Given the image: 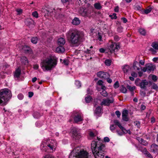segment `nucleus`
Masks as SVG:
<instances>
[{
  "mask_svg": "<svg viewBox=\"0 0 158 158\" xmlns=\"http://www.w3.org/2000/svg\"><path fill=\"white\" fill-rule=\"evenodd\" d=\"M66 35L71 46L73 47L78 46L83 41L84 38L82 33L77 30L69 31Z\"/></svg>",
  "mask_w": 158,
  "mask_h": 158,
  "instance_id": "nucleus-1",
  "label": "nucleus"
},
{
  "mask_svg": "<svg viewBox=\"0 0 158 158\" xmlns=\"http://www.w3.org/2000/svg\"><path fill=\"white\" fill-rule=\"evenodd\" d=\"M91 148L95 158H104L106 146L102 142L92 141Z\"/></svg>",
  "mask_w": 158,
  "mask_h": 158,
  "instance_id": "nucleus-2",
  "label": "nucleus"
},
{
  "mask_svg": "<svg viewBox=\"0 0 158 158\" xmlns=\"http://www.w3.org/2000/svg\"><path fill=\"white\" fill-rule=\"evenodd\" d=\"M12 96L11 91L7 89L0 90V105L4 106L7 104Z\"/></svg>",
  "mask_w": 158,
  "mask_h": 158,
  "instance_id": "nucleus-3",
  "label": "nucleus"
},
{
  "mask_svg": "<svg viewBox=\"0 0 158 158\" xmlns=\"http://www.w3.org/2000/svg\"><path fill=\"white\" fill-rule=\"evenodd\" d=\"M57 64L56 60L54 59L47 58L41 63V67L44 71L51 70Z\"/></svg>",
  "mask_w": 158,
  "mask_h": 158,
  "instance_id": "nucleus-4",
  "label": "nucleus"
},
{
  "mask_svg": "<svg viewBox=\"0 0 158 158\" xmlns=\"http://www.w3.org/2000/svg\"><path fill=\"white\" fill-rule=\"evenodd\" d=\"M88 152L83 149L81 150L79 147H76L71 152L69 158H88Z\"/></svg>",
  "mask_w": 158,
  "mask_h": 158,
  "instance_id": "nucleus-5",
  "label": "nucleus"
},
{
  "mask_svg": "<svg viewBox=\"0 0 158 158\" xmlns=\"http://www.w3.org/2000/svg\"><path fill=\"white\" fill-rule=\"evenodd\" d=\"M56 145V141L52 139H48L42 142L41 144L40 148L42 150L46 151L45 148L49 147L51 150H55Z\"/></svg>",
  "mask_w": 158,
  "mask_h": 158,
  "instance_id": "nucleus-6",
  "label": "nucleus"
},
{
  "mask_svg": "<svg viewBox=\"0 0 158 158\" xmlns=\"http://www.w3.org/2000/svg\"><path fill=\"white\" fill-rule=\"evenodd\" d=\"M135 84L136 86L140 87L141 89H146L148 83L145 79L141 80L137 78L135 81Z\"/></svg>",
  "mask_w": 158,
  "mask_h": 158,
  "instance_id": "nucleus-7",
  "label": "nucleus"
},
{
  "mask_svg": "<svg viewBox=\"0 0 158 158\" xmlns=\"http://www.w3.org/2000/svg\"><path fill=\"white\" fill-rule=\"evenodd\" d=\"M72 116L73 118L74 121L75 123H77L83 120L82 114L78 112L74 111Z\"/></svg>",
  "mask_w": 158,
  "mask_h": 158,
  "instance_id": "nucleus-8",
  "label": "nucleus"
},
{
  "mask_svg": "<svg viewBox=\"0 0 158 158\" xmlns=\"http://www.w3.org/2000/svg\"><path fill=\"white\" fill-rule=\"evenodd\" d=\"M79 14L84 17H89L91 15L90 11L89 10L83 8H80L79 9Z\"/></svg>",
  "mask_w": 158,
  "mask_h": 158,
  "instance_id": "nucleus-9",
  "label": "nucleus"
},
{
  "mask_svg": "<svg viewBox=\"0 0 158 158\" xmlns=\"http://www.w3.org/2000/svg\"><path fill=\"white\" fill-rule=\"evenodd\" d=\"M108 47L111 53L117 52L120 48L119 44L115 43H112Z\"/></svg>",
  "mask_w": 158,
  "mask_h": 158,
  "instance_id": "nucleus-10",
  "label": "nucleus"
},
{
  "mask_svg": "<svg viewBox=\"0 0 158 158\" xmlns=\"http://www.w3.org/2000/svg\"><path fill=\"white\" fill-rule=\"evenodd\" d=\"M72 134L73 137L75 140H78L81 137L80 130L78 128H73Z\"/></svg>",
  "mask_w": 158,
  "mask_h": 158,
  "instance_id": "nucleus-11",
  "label": "nucleus"
},
{
  "mask_svg": "<svg viewBox=\"0 0 158 158\" xmlns=\"http://www.w3.org/2000/svg\"><path fill=\"white\" fill-rule=\"evenodd\" d=\"M154 69V67L152 64H147L145 65V67H143L142 71L144 72H147L149 73L151 71H153Z\"/></svg>",
  "mask_w": 158,
  "mask_h": 158,
  "instance_id": "nucleus-12",
  "label": "nucleus"
},
{
  "mask_svg": "<svg viewBox=\"0 0 158 158\" xmlns=\"http://www.w3.org/2000/svg\"><path fill=\"white\" fill-rule=\"evenodd\" d=\"M114 102V98L111 97L110 98H107L106 99H103L102 102L101 103V106L104 105L109 106L110 103H112Z\"/></svg>",
  "mask_w": 158,
  "mask_h": 158,
  "instance_id": "nucleus-13",
  "label": "nucleus"
},
{
  "mask_svg": "<svg viewBox=\"0 0 158 158\" xmlns=\"http://www.w3.org/2000/svg\"><path fill=\"white\" fill-rule=\"evenodd\" d=\"M97 75L98 77L103 79H107L110 77V75L108 73L103 71H99L97 73Z\"/></svg>",
  "mask_w": 158,
  "mask_h": 158,
  "instance_id": "nucleus-14",
  "label": "nucleus"
},
{
  "mask_svg": "<svg viewBox=\"0 0 158 158\" xmlns=\"http://www.w3.org/2000/svg\"><path fill=\"white\" fill-rule=\"evenodd\" d=\"M128 111L127 110H124L122 113V119L125 121L127 122L129 121V118L128 117Z\"/></svg>",
  "mask_w": 158,
  "mask_h": 158,
  "instance_id": "nucleus-15",
  "label": "nucleus"
},
{
  "mask_svg": "<svg viewBox=\"0 0 158 158\" xmlns=\"http://www.w3.org/2000/svg\"><path fill=\"white\" fill-rule=\"evenodd\" d=\"M25 23L27 26L32 27V26L34 25V22L31 18H28L26 19Z\"/></svg>",
  "mask_w": 158,
  "mask_h": 158,
  "instance_id": "nucleus-16",
  "label": "nucleus"
},
{
  "mask_svg": "<svg viewBox=\"0 0 158 158\" xmlns=\"http://www.w3.org/2000/svg\"><path fill=\"white\" fill-rule=\"evenodd\" d=\"M137 139L141 144L144 146H147L148 144V143L147 141L139 137H137Z\"/></svg>",
  "mask_w": 158,
  "mask_h": 158,
  "instance_id": "nucleus-17",
  "label": "nucleus"
},
{
  "mask_svg": "<svg viewBox=\"0 0 158 158\" xmlns=\"http://www.w3.org/2000/svg\"><path fill=\"white\" fill-rule=\"evenodd\" d=\"M23 49L26 53H31V49L29 47L27 46H25L23 47Z\"/></svg>",
  "mask_w": 158,
  "mask_h": 158,
  "instance_id": "nucleus-18",
  "label": "nucleus"
},
{
  "mask_svg": "<svg viewBox=\"0 0 158 158\" xmlns=\"http://www.w3.org/2000/svg\"><path fill=\"white\" fill-rule=\"evenodd\" d=\"M152 150L154 152H158V146L156 144H153L151 146Z\"/></svg>",
  "mask_w": 158,
  "mask_h": 158,
  "instance_id": "nucleus-19",
  "label": "nucleus"
},
{
  "mask_svg": "<svg viewBox=\"0 0 158 158\" xmlns=\"http://www.w3.org/2000/svg\"><path fill=\"white\" fill-rule=\"evenodd\" d=\"M144 154L146 155L147 157L149 158H153L151 154L147 151L146 148H144L143 150Z\"/></svg>",
  "mask_w": 158,
  "mask_h": 158,
  "instance_id": "nucleus-20",
  "label": "nucleus"
},
{
  "mask_svg": "<svg viewBox=\"0 0 158 158\" xmlns=\"http://www.w3.org/2000/svg\"><path fill=\"white\" fill-rule=\"evenodd\" d=\"M21 74V70L19 68L17 69L15 71L14 77L15 78H18L20 77Z\"/></svg>",
  "mask_w": 158,
  "mask_h": 158,
  "instance_id": "nucleus-21",
  "label": "nucleus"
},
{
  "mask_svg": "<svg viewBox=\"0 0 158 158\" xmlns=\"http://www.w3.org/2000/svg\"><path fill=\"white\" fill-rule=\"evenodd\" d=\"M102 110V108L100 106H98L94 110V114L97 115L98 116L101 113Z\"/></svg>",
  "mask_w": 158,
  "mask_h": 158,
  "instance_id": "nucleus-22",
  "label": "nucleus"
},
{
  "mask_svg": "<svg viewBox=\"0 0 158 158\" xmlns=\"http://www.w3.org/2000/svg\"><path fill=\"white\" fill-rule=\"evenodd\" d=\"M65 43V39L63 38H60L58 40V44L59 45H64Z\"/></svg>",
  "mask_w": 158,
  "mask_h": 158,
  "instance_id": "nucleus-23",
  "label": "nucleus"
},
{
  "mask_svg": "<svg viewBox=\"0 0 158 158\" xmlns=\"http://www.w3.org/2000/svg\"><path fill=\"white\" fill-rule=\"evenodd\" d=\"M80 23V21L78 18L75 17L72 20V23L73 24L77 25Z\"/></svg>",
  "mask_w": 158,
  "mask_h": 158,
  "instance_id": "nucleus-24",
  "label": "nucleus"
},
{
  "mask_svg": "<svg viewBox=\"0 0 158 158\" xmlns=\"http://www.w3.org/2000/svg\"><path fill=\"white\" fill-rule=\"evenodd\" d=\"M63 46V45H59V46L57 47L56 50V52H64L65 49Z\"/></svg>",
  "mask_w": 158,
  "mask_h": 158,
  "instance_id": "nucleus-25",
  "label": "nucleus"
},
{
  "mask_svg": "<svg viewBox=\"0 0 158 158\" xmlns=\"http://www.w3.org/2000/svg\"><path fill=\"white\" fill-rule=\"evenodd\" d=\"M88 134L90 137L93 138L96 136L97 133L95 131L93 132L90 131H89Z\"/></svg>",
  "mask_w": 158,
  "mask_h": 158,
  "instance_id": "nucleus-26",
  "label": "nucleus"
},
{
  "mask_svg": "<svg viewBox=\"0 0 158 158\" xmlns=\"http://www.w3.org/2000/svg\"><path fill=\"white\" fill-rule=\"evenodd\" d=\"M139 33L145 36L146 35V31L144 29L140 28L139 30Z\"/></svg>",
  "mask_w": 158,
  "mask_h": 158,
  "instance_id": "nucleus-27",
  "label": "nucleus"
},
{
  "mask_svg": "<svg viewBox=\"0 0 158 158\" xmlns=\"http://www.w3.org/2000/svg\"><path fill=\"white\" fill-rule=\"evenodd\" d=\"M151 46L155 50H158V43L154 42L152 43L151 44Z\"/></svg>",
  "mask_w": 158,
  "mask_h": 158,
  "instance_id": "nucleus-28",
  "label": "nucleus"
},
{
  "mask_svg": "<svg viewBox=\"0 0 158 158\" xmlns=\"http://www.w3.org/2000/svg\"><path fill=\"white\" fill-rule=\"evenodd\" d=\"M129 67L128 65H125L123 68V70L124 73H127L129 71Z\"/></svg>",
  "mask_w": 158,
  "mask_h": 158,
  "instance_id": "nucleus-29",
  "label": "nucleus"
},
{
  "mask_svg": "<svg viewBox=\"0 0 158 158\" xmlns=\"http://www.w3.org/2000/svg\"><path fill=\"white\" fill-rule=\"evenodd\" d=\"M127 88L129 90L131 91H133L136 89V87L135 86H131V85H128L127 86Z\"/></svg>",
  "mask_w": 158,
  "mask_h": 158,
  "instance_id": "nucleus-30",
  "label": "nucleus"
},
{
  "mask_svg": "<svg viewBox=\"0 0 158 158\" xmlns=\"http://www.w3.org/2000/svg\"><path fill=\"white\" fill-rule=\"evenodd\" d=\"M111 60L110 59H106L104 63L105 64L108 66H110L111 65Z\"/></svg>",
  "mask_w": 158,
  "mask_h": 158,
  "instance_id": "nucleus-31",
  "label": "nucleus"
},
{
  "mask_svg": "<svg viewBox=\"0 0 158 158\" xmlns=\"http://www.w3.org/2000/svg\"><path fill=\"white\" fill-rule=\"evenodd\" d=\"M94 6L95 8L98 10H100V9L102 7L99 3H95L94 5Z\"/></svg>",
  "mask_w": 158,
  "mask_h": 158,
  "instance_id": "nucleus-32",
  "label": "nucleus"
},
{
  "mask_svg": "<svg viewBox=\"0 0 158 158\" xmlns=\"http://www.w3.org/2000/svg\"><path fill=\"white\" fill-rule=\"evenodd\" d=\"M38 40V38L37 37H33L31 39V41L34 44H36Z\"/></svg>",
  "mask_w": 158,
  "mask_h": 158,
  "instance_id": "nucleus-33",
  "label": "nucleus"
},
{
  "mask_svg": "<svg viewBox=\"0 0 158 158\" xmlns=\"http://www.w3.org/2000/svg\"><path fill=\"white\" fill-rule=\"evenodd\" d=\"M21 60L22 62H24L25 64L28 63L27 58L25 56H23L21 57Z\"/></svg>",
  "mask_w": 158,
  "mask_h": 158,
  "instance_id": "nucleus-34",
  "label": "nucleus"
},
{
  "mask_svg": "<svg viewBox=\"0 0 158 158\" xmlns=\"http://www.w3.org/2000/svg\"><path fill=\"white\" fill-rule=\"evenodd\" d=\"M119 128L121 129L122 132H123V133L126 134L128 132V131H129V130H128V131L127 130L123 127L122 125L120 126V127Z\"/></svg>",
  "mask_w": 158,
  "mask_h": 158,
  "instance_id": "nucleus-35",
  "label": "nucleus"
},
{
  "mask_svg": "<svg viewBox=\"0 0 158 158\" xmlns=\"http://www.w3.org/2000/svg\"><path fill=\"white\" fill-rule=\"evenodd\" d=\"M92 99V98L90 96L86 97L85 98V101L87 103L89 102Z\"/></svg>",
  "mask_w": 158,
  "mask_h": 158,
  "instance_id": "nucleus-36",
  "label": "nucleus"
},
{
  "mask_svg": "<svg viewBox=\"0 0 158 158\" xmlns=\"http://www.w3.org/2000/svg\"><path fill=\"white\" fill-rule=\"evenodd\" d=\"M134 125L136 126L137 127L139 128L140 127V122L138 121H135L134 122Z\"/></svg>",
  "mask_w": 158,
  "mask_h": 158,
  "instance_id": "nucleus-37",
  "label": "nucleus"
},
{
  "mask_svg": "<svg viewBox=\"0 0 158 158\" xmlns=\"http://www.w3.org/2000/svg\"><path fill=\"white\" fill-rule=\"evenodd\" d=\"M100 94L101 95L104 97L107 96L108 94L106 91L105 90H103L102 91L100 92Z\"/></svg>",
  "mask_w": 158,
  "mask_h": 158,
  "instance_id": "nucleus-38",
  "label": "nucleus"
},
{
  "mask_svg": "<svg viewBox=\"0 0 158 158\" xmlns=\"http://www.w3.org/2000/svg\"><path fill=\"white\" fill-rule=\"evenodd\" d=\"M109 17H110L112 19H116L117 18L116 14L115 13H113L112 15H110Z\"/></svg>",
  "mask_w": 158,
  "mask_h": 158,
  "instance_id": "nucleus-39",
  "label": "nucleus"
},
{
  "mask_svg": "<svg viewBox=\"0 0 158 158\" xmlns=\"http://www.w3.org/2000/svg\"><path fill=\"white\" fill-rule=\"evenodd\" d=\"M152 88L154 89L158 90V86L155 83H153L152 86Z\"/></svg>",
  "mask_w": 158,
  "mask_h": 158,
  "instance_id": "nucleus-40",
  "label": "nucleus"
},
{
  "mask_svg": "<svg viewBox=\"0 0 158 158\" xmlns=\"http://www.w3.org/2000/svg\"><path fill=\"white\" fill-rule=\"evenodd\" d=\"M114 123L116 125H117L119 127H120V126H121L118 121L117 120H114Z\"/></svg>",
  "mask_w": 158,
  "mask_h": 158,
  "instance_id": "nucleus-41",
  "label": "nucleus"
},
{
  "mask_svg": "<svg viewBox=\"0 0 158 158\" xmlns=\"http://www.w3.org/2000/svg\"><path fill=\"white\" fill-rule=\"evenodd\" d=\"M75 84L78 88L80 87L81 86V84L80 82L78 81H76Z\"/></svg>",
  "mask_w": 158,
  "mask_h": 158,
  "instance_id": "nucleus-42",
  "label": "nucleus"
},
{
  "mask_svg": "<svg viewBox=\"0 0 158 158\" xmlns=\"http://www.w3.org/2000/svg\"><path fill=\"white\" fill-rule=\"evenodd\" d=\"M62 60L61 59H60V61L62 63L64 64V65H67L69 64L67 60H63V62H62Z\"/></svg>",
  "mask_w": 158,
  "mask_h": 158,
  "instance_id": "nucleus-43",
  "label": "nucleus"
},
{
  "mask_svg": "<svg viewBox=\"0 0 158 158\" xmlns=\"http://www.w3.org/2000/svg\"><path fill=\"white\" fill-rule=\"evenodd\" d=\"M123 28L122 27L120 26L117 28V31L118 32L121 33L123 32Z\"/></svg>",
  "mask_w": 158,
  "mask_h": 158,
  "instance_id": "nucleus-44",
  "label": "nucleus"
},
{
  "mask_svg": "<svg viewBox=\"0 0 158 158\" xmlns=\"http://www.w3.org/2000/svg\"><path fill=\"white\" fill-rule=\"evenodd\" d=\"M32 15L33 17H34L36 18H38V14L37 12V11H35L33 12L32 13Z\"/></svg>",
  "mask_w": 158,
  "mask_h": 158,
  "instance_id": "nucleus-45",
  "label": "nucleus"
},
{
  "mask_svg": "<svg viewBox=\"0 0 158 158\" xmlns=\"http://www.w3.org/2000/svg\"><path fill=\"white\" fill-rule=\"evenodd\" d=\"M115 128V127L114 124H113L110 125V129L112 132H114Z\"/></svg>",
  "mask_w": 158,
  "mask_h": 158,
  "instance_id": "nucleus-46",
  "label": "nucleus"
},
{
  "mask_svg": "<svg viewBox=\"0 0 158 158\" xmlns=\"http://www.w3.org/2000/svg\"><path fill=\"white\" fill-rule=\"evenodd\" d=\"M152 8L150 7L149 8L147 9L144 10V13L146 14H148L149 13L151 10H152Z\"/></svg>",
  "mask_w": 158,
  "mask_h": 158,
  "instance_id": "nucleus-47",
  "label": "nucleus"
},
{
  "mask_svg": "<svg viewBox=\"0 0 158 158\" xmlns=\"http://www.w3.org/2000/svg\"><path fill=\"white\" fill-rule=\"evenodd\" d=\"M114 87L115 89H117L119 87V84L118 81H116L114 85Z\"/></svg>",
  "mask_w": 158,
  "mask_h": 158,
  "instance_id": "nucleus-48",
  "label": "nucleus"
},
{
  "mask_svg": "<svg viewBox=\"0 0 158 158\" xmlns=\"http://www.w3.org/2000/svg\"><path fill=\"white\" fill-rule=\"evenodd\" d=\"M127 87L126 88L123 86H122L121 89V91L123 93H126L127 92Z\"/></svg>",
  "mask_w": 158,
  "mask_h": 158,
  "instance_id": "nucleus-49",
  "label": "nucleus"
},
{
  "mask_svg": "<svg viewBox=\"0 0 158 158\" xmlns=\"http://www.w3.org/2000/svg\"><path fill=\"white\" fill-rule=\"evenodd\" d=\"M42 11L45 13V15L47 14L48 15H49V11L48 10L45 9H42Z\"/></svg>",
  "mask_w": 158,
  "mask_h": 158,
  "instance_id": "nucleus-50",
  "label": "nucleus"
},
{
  "mask_svg": "<svg viewBox=\"0 0 158 158\" xmlns=\"http://www.w3.org/2000/svg\"><path fill=\"white\" fill-rule=\"evenodd\" d=\"M115 113L118 118L120 117L121 115V113L119 111H116L115 112Z\"/></svg>",
  "mask_w": 158,
  "mask_h": 158,
  "instance_id": "nucleus-51",
  "label": "nucleus"
},
{
  "mask_svg": "<svg viewBox=\"0 0 158 158\" xmlns=\"http://www.w3.org/2000/svg\"><path fill=\"white\" fill-rule=\"evenodd\" d=\"M131 75L133 77H136L137 76V74L134 72H133L131 73Z\"/></svg>",
  "mask_w": 158,
  "mask_h": 158,
  "instance_id": "nucleus-52",
  "label": "nucleus"
},
{
  "mask_svg": "<svg viewBox=\"0 0 158 158\" xmlns=\"http://www.w3.org/2000/svg\"><path fill=\"white\" fill-rule=\"evenodd\" d=\"M135 8L136 10H141V7L140 6L137 5L135 6Z\"/></svg>",
  "mask_w": 158,
  "mask_h": 158,
  "instance_id": "nucleus-53",
  "label": "nucleus"
},
{
  "mask_svg": "<svg viewBox=\"0 0 158 158\" xmlns=\"http://www.w3.org/2000/svg\"><path fill=\"white\" fill-rule=\"evenodd\" d=\"M152 79L153 81H155L157 80V78L156 75H153L152 76Z\"/></svg>",
  "mask_w": 158,
  "mask_h": 158,
  "instance_id": "nucleus-54",
  "label": "nucleus"
},
{
  "mask_svg": "<svg viewBox=\"0 0 158 158\" xmlns=\"http://www.w3.org/2000/svg\"><path fill=\"white\" fill-rule=\"evenodd\" d=\"M140 94L141 95L143 96H145L146 95V93L145 91H143L142 90H140Z\"/></svg>",
  "mask_w": 158,
  "mask_h": 158,
  "instance_id": "nucleus-55",
  "label": "nucleus"
},
{
  "mask_svg": "<svg viewBox=\"0 0 158 158\" xmlns=\"http://www.w3.org/2000/svg\"><path fill=\"white\" fill-rule=\"evenodd\" d=\"M18 97L20 100H22L23 98V96L22 94H19L18 96Z\"/></svg>",
  "mask_w": 158,
  "mask_h": 158,
  "instance_id": "nucleus-56",
  "label": "nucleus"
},
{
  "mask_svg": "<svg viewBox=\"0 0 158 158\" xmlns=\"http://www.w3.org/2000/svg\"><path fill=\"white\" fill-rule=\"evenodd\" d=\"M16 11L18 13L17 14L19 15L21 14L22 12V10L20 9H17Z\"/></svg>",
  "mask_w": 158,
  "mask_h": 158,
  "instance_id": "nucleus-57",
  "label": "nucleus"
},
{
  "mask_svg": "<svg viewBox=\"0 0 158 158\" xmlns=\"http://www.w3.org/2000/svg\"><path fill=\"white\" fill-rule=\"evenodd\" d=\"M104 141L105 142H108L110 141V140L108 137H105L104 138Z\"/></svg>",
  "mask_w": 158,
  "mask_h": 158,
  "instance_id": "nucleus-58",
  "label": "nucleus"
},
{
  "mask_svg": "<svg viewBox=\"0 0 158 158\" xmlns=\"http://www.w3.org/2000/svg\"><path fill=\"white\" fill-rule=\"evenodd\" d=\"M87 92L88 94H91L93 92V91L89 88H88L87 90Z\"/></svg>",
  "mask_w": 158,
  "mask_h": 158,
  "instance_id": "nucleus-59",
  "label": "nucleus"
},
{
  "mask_svg": "<svg viewBox=\"0 0 158 158\" xmlns=\"http://www.w3.org/2000/svg\"><path fill=\"white\" fill-rule=\"evenodd\" d=\"M114 39L116 41H118L119 40V38L117 35H115L114 36Z\"/></svg>",
  "mask_w": 158,
  "mask_h": 158,
  "instance_id": "nucleus-60",
  "label": "nucleus"
},
{
  "mask_svg": "<svg viewBox=\"0 0 158 158\" xmlns=\"http://www.w3.org/2000/svg\"><path fill=\"white\" fill-rule=\"evenodd\" d=\"M156 50H155V49L153 48H151L150 49V51L151 52H152L153 53H155L156 52Z\"/></svg>",
  "mask_w": 158,
  "mask_h": 158,
  "instance_id": "nucleus-61",
  "label": "nucleus"
},
{
  "mask_svg": "<svg viewBox=\"0 0 158 158\" xmlns=\"http://www.w3.org/2000/svg\"><path fill=\"white\" fill-rule=\"evenodd\" d=\"M119 8L118 6H116L115 7L114 11L115 12H118L119 11Z\"/></svg>",
  "mask_w": 158,
  "mask_h": 158,
  "instance_id": "nucleus-62",
  "label": "nucleus"
},
{
  "mask_svg": "<svg viewBox=\"0 0 158 158\" xmlns=\"http://www.w3.org/2000/svg\"><path fill=\"white\" fill-rule=\"evenodd\" d=\"M103 83V82L101 80H99L98 82V84L100 85H102Z\"/></svg>",
  "mask_w": 158,
  "mask_h": 158,
  "instance_id": "nucleus-63",
  "label": "nucleus"
},
{
  "mask_svg": "<svg viewBox=\"0 0 158 158\" xmlns=\"http://www.w3.org/2000/svg\"><path fill=\"white\" fill-rule=\"evenodd\" d=\"M33 95V93L31 92H29L28 93V95L29 98L31 97Z\"/></svg>",
  "mask_w": 158,
  "mask_h": 158,
  "instance_id": "nucleus-64",
  "label": "nucleus"
}]
</instances>
